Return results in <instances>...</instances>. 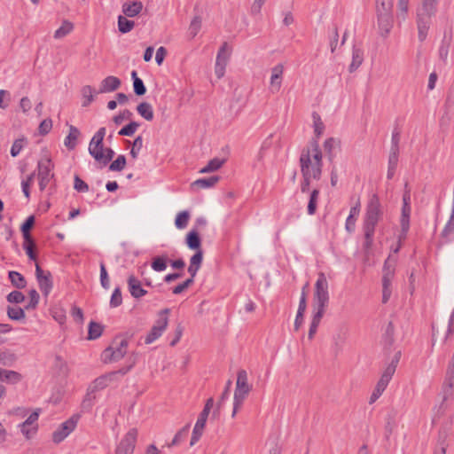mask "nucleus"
Here are the masks:
<instances>
[{
	"instance_id": "nucleus-20",
	"label": "nucleus",
	"mask_w": 454,
	"mask_h": 454,
	"mask_svg": "<svg viewBox=\"0 0 454 454\" xmlns=\"http://www.w3.org/2000/svg\"><path fill=\"white\" fill-rule=\"evenodd\" d=\"M22 380L20 372L0 368V380L9 384H16Z\"/></svg>"
},
{
	"instance_id": "nucleus-48",
	"label": "nucleus",
	"mask_w": 454,
	"mask_h": 454,
	"mask_svg": "<svg viewBox=\"0 0 454 454\" xmlns=\"http://www.w3.org/2000/svg\"><path fill=\"white\" fill-rule=\"evenodd\" d=\"M138 127H139L138 122L130 121L129 124L122 127L119 130L118 134L120 136H123V137H131L132 135H134V133L136 132V130L137 129Z\"/></svg>"
},
{
	"instance_id": "nucleus-5",
	"label": "nucleus",
	"mask_w": 454,
	"mask_h": 454,
	"mask_svg": "<svg viewBox=\"0 0 454 454\" xmlns=\"http://www.w3.org/2000/svg\"><path fill=\"white\" fill-rule=\"evenodd\" d=\"M252 390V385L248 384L247 372L246 370H239L237 373L236 388L234 392L233 411L231 417L234 418L241 407L244 400Z\"/></svg>"
},
{
	"instance_id": "nucleus-64",
	"label": "nucleus",
	"mask_w": 454,
	"mask_h": 454,
	"mask_svg": "<svg viewBox=\"0 0 454 454\" xmlns=\"http://www.w3.org/2000/svg\"><path fill=\"white\" fill-rule=\"evenodd\" d=\"M454 232V215H450V217L446 223L445 227L442 231V236L447 238L449 235Z\"/></svg>"
},
{
	"instance_id": "nucleus-18",
	"label": "nucleus",
	"mask_w": 454,
	"mask_h": 454,
	"mask_svg": "<svg viewBox=\"0 0 454 454\" xmlns=\"http://www.w3.org/2000/svg\"><path fill=\"white\" fill-rule=\"evenodd\" d=\"M144 8L140 1L126 2L122 4V12L126 17L133 18L138 15Z\"/></svg>"
},
{
	"instance_id": "nucleus-54",
	"label": "nucleus",
	"mask_w": 454,
	"mask_h": 454,
	"mask_svg": "<svg viewBox=\"0 0 454 454\" xmlns=\"http://www.w3.org/2000/svg\"><path fill=\"white\" fill-rule=\"evenodd\" d=\"M201 17L200 16H195L192 21H191V24H190V27H189V31H190V35H192V37H195L197 35V34L199 33V31L200 30L201 28Z\"/></svg>"
},
{
	"instance_id": "nucleus-39",
	"label": "nucleus",
	"mask_w": 454,
	"mask_h": 454,
	"mask_svg": "<svg viewBox=\"0 0 454 454\" xmlns=\"http://www.w3.org/2000/svg\"><path fill=\"white\" fill-rule=\"evenodd\" d=\"M98 160L97 162L100 163L103 166H106L114 157V151L110 148H105L101 153H97Z\"/></svg>"
},
{
	"instance_id": "nucleus-36",
	"label": "nucleus",
	"mask_w": 454,
	"mask_h": 454,
	"mask_svg": "<svg viewBox=\"0 0 454 454\" xmlns=\"http://www.w3.org/2000/svg\"><path fill=\"white\" fill-rule=\"evenodd\" d=\"M35 216L30 215L21 224L20 231H21L24 239H28L32 238V236L30 234V231L33 229L34 225H35Z\"/></svg>"
},
{
	"instance_id": "nucleus-49",
	"label": "nucleus",
	"mask_w": 454,
	"mask_h": 454,
	"mask_svg": "<svg viewBox=\"0 0 454 454\" xmlns=\"http://www.w3.org/2000/svg\"><path fill=\"white\" fill-rule=\"evenodd\" d=\"M437 0H423L422 7L418 12L434 15L436 12Z\"/></svg>"
},
{
	"instance_id": "nucleus-29",
	"label": "nucleus",
	"mask_w": 454,
	"mask_h": 454,
	"mask_svg": "<svg viewBox=\"0 0 454 454\" xmlns=\"http://www.w3.org/2000/svg\"><path fill=\"white\" fill-rule=\"evenodd\" d=\"M131 77L133 80L134 93L138 97L145 95L146 93V88H145L142 79H140L137 76V74L136 71H132Z\"/></svg>"
},
{
	"instance_id": "nucleus-55",
	"label": "nucleus",
	"mask_w": 454,
	"mask_h": 454,
	"mask_svg": "<svg viewBox=\"0 0 454 454\" xmlns=\"http://www.w3.org/2000/svg\"><path fill=\"white\" fill-rule=\"evenodd\" d=\"M6 300L10 303H21L25 301V295L20 291H12L11 292Z\"/></svg>"
},
{
	"instance_id": "nucleus-19",
	"label": "nucleus",
	"mask_w": 454,
	"mask_h": 454,
	"mask_svg": "<svg viewBox=\"0 0 454 454\" xmlns=\"http://www.w3.org/2000/svg\"><path fill=\"white\" fill-rule=\"evenodd\" d=\"M220 180L219 176H211L209 177L200 178L192 183V189H207L215 186Z\"/></svg>"
},
{
	"instance_id": "nucleus-32",
	"label": "nucleus",
	"mask_w": 454,
	"mask_h": 454,
	"mask_svg": "<svg viewBox=\"0 0 454 454\" xmlns=\"http://www.w3.org/2000/svg\"><path fill=\"white\" fill-rule=\"evenodd\" d=\"M74 29V24L67 20H63L62 25L54 33L55 39H60L70 34Z\"/></svg>"
},
{
	"instance_id": "nucleus-45",
	"label": "nucleus",
	"mask_w": 454,
	"mask_h": 454,
	"mask_svg": "<svg viewBox=\"0 0 454 454\" xmlns=\"http://www.w3.org/2000/svg\"><path fill=\"white\" fill-rule=\"evenodd\" d=\"M95 399H96L95 393H93L92 391L88 389L87 394L84 396V398L82 402V404H81L82 410L83 411H90L94 405Z\"/></svg>"
},
{
	"instance_id": "nucleus-21",
	"label": "nucleus",
	"mask_w": 454,
	"mask_h": 454,
	"mask_svg": "<svg viewBox=\"0 0 454 454\" xmlns=\"http://www.w3.org/2000/svg\"><path fill=\"white\" fill-rule=\"evenodd\" d=\"M115 374V372H112L107 375H103L97 378L92 384L89 387L88 389L92 391L93 393L104 389L108 386V382L112 380V377Z\"/></svg>"
},
{
	"instance_id": "nucleus-30",
	"label": "nucleus",
	"mask_w": 454,
	"mask_h": 454,
	"mask_svg": "<svg viewBox=\"0 0 454 454\" xmlns=\"http://www.w3.org/2000/svg\"><path fill=\"white\" fill-rule=\"evenodd\" d=\"M103 141L104 140H97V138L95 137H92L90 142V145H89V153L94 158V160L97 161L98 160V154L97 153H101L103 151H104V144H103Z\"/></svg>"
},
{
	"instance_id": "nucleus-61",
	"label": "nucleus",
	"mask_w": 454,
	"mask_h": 454,
	"mask_svg": "<svg viewBox=\"0 0 454 454\" xmlns=\"http://www.w3.org/2000/svg\"><path fill=\"white\" fill-rule=\"evenodd\" d=\"M401 139V131L395 128L392 132V137H391V150L394 151H399V143Z\"/></svg>"
},
{
	"instance_id": "nucleus-53",
	"label": "nucleus",
	"mask_w": 454,
	"mask_h": 454,
	"mask_svg": "<svg viewBox=\"0 0 454 454\" xmlns=\"http://www.w3.org/2000/svg\"><path fill=\"white\" fill-rule=\"evenodd\" d=\"M28 295H29L30 300H29L28 304L27 306H25V309H27V310L35 309L39 303V299H40L39 294L35 289H31L28 292Z\"/></svg>"
},
{
	"instance_id": "nucleus-60",
	"label": "nucleus",
	"mask_w": 454,
	"mask_h": 454,
	"mask_svg": "<svg viewBox=\"0 0 454 454\" xmlns=\"http://www.w3.org/2000/svg\"><path fill=\"white\" fill-rule=\"evenodd\" d=\"M376 11H393L394 0H375Z\"/></svg>"
},
{
	"instance_id": "nucleus-1",
	"label": "nucleus",
	"mask_w": 454,
	"mask_h": 454,
	"mask_svg": "<svg viewBox=\"0 0 454 454\" xmlns=\"http://www.w3.org/2000/svg\"><path fill=\"white\" fill-rule=\"evenodd\" d=\"M301 172L303 180L301 184V192L309 190L311 178L319 180L322 175V152L316 140L310 142L309 147L302 149L300 156Z\"/></svg>"
},
{
	"instance_id": "nucleus-62",
	"label": "nucleus",
	"mask_w": 454,
	"mask_h": 454,
	"mask_svg": "<svg viewBox=\"0 0 454 454\" xmlns=\"http://www.w3.org/2000/svg\"><path fill=\"white\" fill-rule=\"evenodd\" d=\"M52 128V121L51 119H45L43 120L38 128L39 134L42 136L47 135Z\"/></svg>"
},
{
	"instance_id": "nucleus-27",
	"label": "nucleus",
	"mask_w": 454,
	"mask_h": 454,
	"mask_svg": "<svg viewBox=\"0 0 454 454\" xmlns=\"http://www.w3.org/2000/svg\"><path fill=\"white\" fill-rule=\"evenodd\" d=\"M103 331H104V326L101 324L91 321L89 324L87 339L90 340H97L102 335Z\"/></svg>"
},
{
	"instance_id": "nucleus-59",
	"label": "nucleus",
	"mask_w": 454,
	"mask_h": 454,
	"mask_svg": "<svg viewBox=\"0 0 454 454\" xmlns=\"http://www.w3.org/2000/svg\"><path fill=\"white\" fill-rule=\"evenodd\" d=\"M143 146V137L138 136L135 138L132 144V148L130 150V155L133 159H137L138 155V152Z\"/></svg>"
},
{
	"instance_id": "nucleus-63",
	"label": "nucleus",
	"mask_w": 454,
	"mask_h": 454,
	"mask_svg": "<svg viewBox=\"0 0 454 454\" xmlns=\"http://www.w3.org/2000/svg\"><path fill=\"white\" fill-rule=\"evenodd\" d=\"M132 116V113L129 109H125L122 112H121L119 114L115 115L113 118L114 122L116 125H120L122 123L124 120H129Z\"/></svg>"
},
{
	"instance_id": "nucleus-38",
	"label": "nucleus",
	"mask_w": 454,
	"mask_h": 454,
	"mask_svg": "<svg viewBox=\"0 0 454 454\" xmlns=\"http://www.w3.org/2000/svg\"><path fill=\"white\" fill-rule=\"evenodd\" d=\"M225 162L224 159L214 158L200 171V173H210L218 170Z\"/></svg>"
},
{
	"instance_id": "nucleus-47",
	"label": "nucleus",
	"mask_w": 454,
	"mask_h": 454,
	"mask_svg": "<svg viewBox=\"0 0 454 454\" xmlns=\"http://www.w3.org/2000/svg\"><path fill=\"white\" fill-rule=\"evenodd\" d=\"M17 360V356L11 351L0 353V364L4 366H12Z\"/></svg>"
},
{
	"instance_id": "nucleus-9",
	"label": "nucleus",
	"mask_w": 454,
	"mask_h": 454,
	"mask_svg": "<svg viewBox=\"0 0 454 454\" xmlns=\"http://www.w3.org/2000/svg\"><path fill=\"white\" fill-rule=\"evenodd\" d=\"M35 276L38 281L39 288L44 296H48L53 287L51 274L50 271L44 272L38 263L35 264Z\"/></svg>"
},
{
	"instance_id": "nucleus-22",
	"label": "nucleus",
	"mask_w": 454,
	"mask_h": 454,
	"mask_svg": "<svg viewBox=\"0 0 454 454\" xmlns=\"http://www.w3.org/2000/svg\"><path fill=\"white\" fill-rule=\"evenodd\" d=\"M203 260V252L202 250L197 251L191 258L190 265L188 267V272L191 276L195 277L197 271L200 268L201 262Z\"/></svg>"
},
{
	"instance_id": "nucleus-41",
	"label": "nucleus",
	"mask_w": 454,
	"mask_h": 454,
	"mask_svg": "<svg viewBox=\"0 0 454 454\" xmlns=\"http://www.w3.org/2000/svg\"><path fill=\"white\" fill-rule=\"evenodd\" d=\"M190 429V424L185 425L184 427H182L174 436L172 442L168 443V447L171 448L173 446L178 445L181 443L188 435Z\"/></svg>"
},
{
	"instance_id": "nucleus-28",
	"label": "nucleus",
	"mask_w": 454,
	"mask_h": 454,
	"mask_svg": "<svg viewBox=\"0 0 454 454\" xmlns=\"http://www.w3.org/2000/svg\"><path fill=\"white\" fill-rule=\"evenodd\" d=\"M94 89L90 85H84L81 89V94L82 96V106L87 107L94 101Z\"/></svg>"
},
{
	"instance_id": "nucleus-10",
	"label": "nucleus",
	"mask_w": 454,
	"mask_h": 454,
	"mask_svg": "<svg viewBox=\"0 0 454 454\" xmlns=\"http://www.w3.org/2000/svg\"><path fill=\"white\" fill-rule=\"evenodd\" d=\"M38 178H39V188L40 191H43L48 185L51 178L54 177V174H51V160L46 159L38 162Z\"/></svg>"
},
{
	"instance_id": "nucleus-16",
	"label": "nucleus",
	"mask_w": 454,
	"mask_h": 454,
	"mask_svg": "<svg viewBox=\"0 0 454 454\" xmlns=\"http://www.w3.org/2000/svg\"><path fill=\"white\" fill-rule=\"evenodd\" d=\"M127 282L129 291L135 299H139L147 294V291L142 287L141 282L135 276H129Z\"/></svg>"
},
{
	"instance_id": "nucleus-11",
	"label": "nucleus",
	"mask_w": 454,
	"mask_h": 454,
	"mask_svg": "<svg viewBox=\"0 0 454 454\" xmlns=\"http://www.w3.org/2000/svg\"><path fill=\"white\" fill-rule=\"evenodd\" d=\"M168 324V317L159 318L156 321V324L152 327L148 334L146 335L145 339V344H151L154 340H156L158 338H160L163 332L167 329Z\"/></svg>"
},
{
	"instance_id": "nucleus-12",
	"label": "nucleus",
	"mask_w": 454,
	"mask_h": 454,
	"mask_svg": "<svg viewBox=\"0 0 454 454\" xmlns=\"http://www.w3.org/2000/svg\"><path fill=\"white\" fill-rule=\"evenodd\" d=\"M433 14L425 13L421 12H417V26L419 32V40L425 41L427 36V32L431 23V17Z\"/></svg>"
},
{
	"instance_id": "nucleus-2",
	"label": "nucleus",
	"mask_w": 454,
	"mask_h": 454,
	"mask_svg": "<svg viewBox=\"0 0 454 454\" xmlns=\"http://www.w3.org/2000/svg\"><path fill=\"white\" fill-rule=\"evenodd\" d=\"M328 281L323 272L318 274L313 294V316L310 323L308 338L312 340L329 303Z\"/></svg>"
},
{
	"instance_id": "nucleus-8",
	"label": "nucleus",
	"mask_w": 454,
	"mask_h": 454,
	"mask_svg": "<svg viewBox=\"0 0 454 454\" xmlns=\"http://www.w3.org/2000/svg\"><path fill=\"white\" fill-rule=\"evenodd\" d=\"M379 32L387 37L394 25L393 11H376Z\"/></svg>"
},
{
	"instance_id": "nucleus-58",
	"label": "nucleus",
	"mask_w": 454,
	"mask_h": 454,
	"mask_svg": "<svg viewBox=\"0 0 454 454\" xmlns=\"http://www.w3.org/2000/svg\"><path fill=\"white\" fill-rule=\"evenodd\" d=\"M100 283L104 289H108L110 287L108 273L104 262L100 263Z\"/></svg>"
},
{
	"instance_id": "nucleus-35",
	"label": "nucleus",
	"mask_w": 454,
	"mask_h": 454,
	"mask_svg": "<svg viewBox=\"0 0 454 454\" xmlns=\"http://www.w3.org/2000/svg\"><path fill=\"white\" fill-rule=\"evenodd\" d=\"M340 139L330 137L327 138L324 143V149L328 153V158L330 161L333 160L334 155L333 153V150L336 147H340Z\"/></svg>"
},
{
	"instance_id": "nucleus-57",
	"label": "nucleus",
	"mask_w": 454,
	"mask_h": 454,
	"mask_svg": "<svg viewBox=\"0 0 454 454\" xmlns=\"http://www.w3.org/2000/svg\"><path fill=\"white\" fill-rule=\"evenodd\" d=\"M122 303V298H121V291L120 287H116L112 294L111 300H110V306L113 308H116L120 306Z\"/></svg>"
},
{
	"instance_id": "nucleus-13",
	"label": "nucleus",
	"mask_w": 454,
	"mask_h": 454,
	"mask_svg": "<svg viewBox=\"0 0 454 454\" xmlns=\"http://www.w3.org/2000/svg\"><path fill=\"white\" fill-rule=\"evenodd\" d=\"M39 412L40 409L34 411L25 421L19 425L21 433L27 439H30L32 434H35L37 431V426L31 428L29 427L37 421L39 418Z\"/></svg>"
},
{
	"instance_id": "nucleus-14",
	"label": "nucleus",
	"mask_w": 454,
	"mask_h": 454,
	"mask_svg": "<svg viewBox=\"0 0 454 454\" xmlns=\"http://www.w3.org/2000/svg\"><path fill=\"white\" fill-rule=\"evenodd\" d=\"M208 418V415L205 412H200L199 415V418L196 421V424L193 427L192 438L190 441V445L193 446L201 437L203 434V431L207 423V419Z\"/></svg>"
},
{
	"instance_id": "nucleus-44",
	"label": "nucleus",
	"mask_w": 454,
	"mask_h": 454,
	"mask_svg": "<svg viewBox=\"0 0 454 454\" xmlns=\"http://www.w3.org/2000/svg\"><path fill=\"white\" fill-rule=\"evenodd\" d=\"M312 118H313V121H314V132H315V135L317 137L316 139H313L312 141L316 140L318 143L317 138L323 134L324 129H325V125H324L323 121H321V118L317 113L314 112L312 114Z\"/></svg>"
},
{
	"instance_id": "nucleus-46",
	"label": "nucleus",
	"mask_w": 454,
	"mask_h": 454,
	"mask_svg": "<svg viewBox=\"0 0 454 454\" xmlns=\"http://www.w3.org/2000/svg\"><path fill=\"white\" fill-rule=\"evenodd\" d=\"M318 197H319V190L314 189L310 193L309 200L308 203V214L309 215H314L316 213Z\"/></svg>"
},
{
	"instance_id": "nucleus-24",
	"label": "nucleus",
	"mask_w": 454,
	"mask_h": 454,
	"mask_svg": "<svg viewBox=\"0 0 454 454\" xmlns=\"http://www.w3.org/2000/svg\"><path fill=\"white\" fill-rule=\"evenodd\" d=\"M80 130L73 126V125H69V133L68 135L67 136V137L65 138V146L68 149V150H74L76 146V141H77V138L78 137L80 136Z\"/></svg>"
},
{
	"instance_id": "nucleus-31",
	"label": "nucleus",
	"mask_w": 454,
	"mask_h": 454,
	"mask_svg": "<svg viewBox=\"0 0 454 454\" xmlns=\"http://www.w3.org/2000/svg\"><path fill=\"white\" fill-rule=\"evenodd\" d=\"M23 248L26 251L27 257L32 261L37 260V254L35 252L36 244L33 238L24 239Z\"/></svg>"
},
{
	"instance_id": "nucleus-56",
	"label": "nucleus",
	"mask_w": 454,
	"mask_h": 454,
	"mask_svg": "<svg viewBox=\"0 0 454 454\" xmlns=\"http://www.w3.org/2000/svg\"><path fill=\"white\" fill-rule=\"evenodd\" d=\"M25 142H26L25 137L18 138L13 142L12 148H11V155L12 157H16L19 155V153H20V151L22 150V148L24 146Z\"/></svg>"
},
{
	"instance_id": "nucleus-51",
	"label": "nucleus",
	"mask_w": 454,
	"mask_h": 454,
	"mask_svg": "<svg viewBox=\"0 0 454 454\" xmlns=\"http://www.w3.org/2000/svg\"><path fill=\"white\" fill-rule=\"evenodd\" d=\"M394 332H395V328H394L393 323L388 322L386 331H385V333L383 335L385 346H387L388 348L391 347L394 342Z\"/></svg>"
},
{
	"instance_id": "nucleus-3",
	"label": "nucleus",
	"mask_w": 454,
	"mask_h": 454,
	"mask_svg": "<svg viewBox=\"0 0 454 454\" xmlns=\"http://www.w3.org/2000/svg\"><path fill=\"white\" fill-rule=\"evenodd\" d=\"M383 217V208L377 194H372L367 203L366 211L363 223L364 242L363 249L368 255L373 246V237L378 223Z\"/></svg>"
},
{
	"instance_id": "nucleus-6",
	"label": "nucleus",
	"mask_w": 454,
	"mask_h": 454,
	"mask_svg": "<svg viewBox=\"0 0 454 454\" xmlns=\"http://www.w3.org/2000/svg\"><path fill=\"white\" fill-rule=\"evenodd\" d=\"M80 416L73 415L70 419L59 425V427L52 433V442L60 443L64 441L76 427Z\"/></svg>"
},
{
	"instance_id": "nucleus-40",
	"label": "nucleus",
	"mask_w": 454,
	"mask_h": 454,
	"mask_svg": "<svg viewBox=\"0 0 454 454\" xmlns=\"http://www.w3.org/2000/svg\"><path fill=\"white\" fill-rule=\"evenodd\" d=\"M7 316L10 319L19 321L26 317L25 309L20 307H7Z\"/></svg>"
},
{
	"instance_id": "nucleus-33",
	"label": "nucleus",
	"mask_w": 454,
	"mask_h": 454,
	"mask_svg": "<svg viewBox=\"0 0 454 454\" xmlns=\"http://www.w3.org/2000/svg\"><path fill=\"white\" fill-rule=\"evenodd\" d=\"M137 113L146 121L153 119V111L152 106L147 102H142L137 106Z\"/></svg>"
},
{
	"instance_id": "nucleus-17",
	"label": "nucleus",
	"mask_w": 454,
	"mask_h": 454,
	"mask_svg": "<svg viewBox=\"0 0 454 454\" xmlns=\"http://www.w3.org/2000/svg\"><path fill=\"white\" fill-rule=\"evenodd\" d=\"M121 84V80L114 75H109L102 80L98 93L112 92L120 88Z\"/></svg>"
},
{
	"instance_id": "nucleus-25",
	"label": "nucleus",
	"mask_w": 454,
	"mask_h": 454,
	"mask_svg": "<svg viewBox=\"0 0 454 454\" xmlns=\"http://www.w3.org/2000/svg\"><path fill=\"white\" fill-rule=\"evenodd\" d=\"M186 245L190 249L196 250V252L201 250V239L199 233L196 231L192 230L187 233Z\"/></svg>"
},
{
	"instance_id": "nucleus-34",
	"label": "nucleus",
	"mask_w": 454,
	"mask_h": 454,
	"mask_svg": "<svg viewBox=\"0 0 454 454\" xmlns=\"http://www.w3.org/2000/svg\"><path fill=\"white\" fill-rule=\"evenodd\" d=\"M127 18L128 17L122 15L118 17V29L122 34L130 32L135 26V22Z\"/></svg>"
},
{
	"instance_id": "nucleus-42",
	"label": "nucleus",
	"mask_w": 454,
	"mask_h": 454,
	"mask_svg": "<svg viewBox=\"0 0 454 454\" xmlns=\"http://www.w3.org/2000/svg\"><path fill=\"white\" fill-rule=\"evenodd\" d=\"M229 59H230V52H228V43L226 42H224L218 51L215 63H219V64H223V66H227Z\"/></svg>"
},
{
	"instance_id": "nucleus-4",
	"label": "nucleus",
	"mask_w": 454,
	"mask_h": 454,
	"mask_svg": "<svg viewBox=\"0 0 454 454\" xmlns=\"http://www.w3.org/2000/svg\"><path fill=\"white\" fill-rule=\"evenodd\" d=\"M133 336L132 333H126L125 338L116 336L112 344L106 348L102 354L103 361L105 363L117 362L124 357L127 354L129 346V339Z\"/></svg>"
},
{
	"instance_id": "nucleus-50",
	"label": "nucleus",
	"mask_w": 454,
	"mask_h": 454,
	"mask_svg": "<svg viewBox=\"0 0 454 454\" xmlns=\"http://www.w3.org/2000/svg\"><path fill=\"white\" fill-rule=\"evenodd\" d=\"M167 256H156L153 259L151 265L155 271H162L167 268Z\"/></svg>"
},
{
	"instance_id": "nucleus-43",
	"label": "nucleus",
	"mask_w": 454,
	"mask_h": 454,
	"mask_svg": "<svg viewBox=\"0 0 454 454\" xmlns=\"http://www.w3.org/2000/svg\"><path fill=\"white\" fill-rule=\"evenodd\" d=\"M127 164V160L125 155H119L114 160H113L109 165V170L114 172H119L125 168Z\"/></svg>"
},
{
	"instance_id": "nucleus-37",
	"label": "nucleus",
	"mask_w": 454,
	"mask_h": 454,
	"mask_svg": "<svg viewBox=\"0 0 454 454\" xmlns=\"http://www.w3.org/2000/svg\"><path fill=\"white\" fill-rule=\"evenodd\" d=\"M451 43V36L444 35L439 47V58L442 61L446 62L449 55V50Z\"/></svg>"
},
{
	"instance_id": "nucleus-15",
	"label": "nucleus",
	"mask_w": 454,
	"mask_h": 454,
	"mask_svg": "<svg viewBox=\"0 0 454 454\" xmlns=\"http://www.w3.org/2000/svg\"><path fill=\"white\" fill-rule=\"evenodd\" d=\"M411 212V206H403L402 207V213H401V218H400L401 231L399 234V241L406 239L407 233L410 229Z\"/></svg>"
},
{
	"instance_id": "nucleus-52",
	"label": "nucleus",
	"mask_w": 454,
	"mask_h": 454,
	"mask_svg": "<svg viewBox=\"0 0 454 454\" xmlns=\"http://www.w3.org/2000/svg\"><path fill=\"white\" fill-rule=\"evenodd\" d=\"M189 218H190V215H189L188 211H182V212L178 213L176 217V220H175V224H176V228H178V229L185 228L188 224Z\"/></svg>"
},
{
	"instance_id": "nucleus-26",
	"label": "nucleus",
	"mask_w": 454,
	"mask_h": 454,
	"mask_svg": "<svg viewBox=\"0 0 454 454\" xmlns=\"http://www.w3.org/2000/svg\"><path fill=\"white\" fill-rule=\"evenodd\" d=\"M9 279L13 286L18 289H23L26 287L27 281L23 275L18 271L11 270L8 273Z\"/></svg>"
},
{
	"instance_id": "nucleus-7",
	"label": "nucleus",
	"mask_w": 454,
	"mask_h": 454,
	"mask_svg": "<svg viewBox=\"0 0 454 454\" xmlns=\"http://www.w3.org/2000/svg\"><path fill=\"white\" fill-rule=\"evenodd\" d=\"M137 438V430L131 428L116 446L114 454H133Z\"/></svg>"
},
{
	"instance_id": "nucleus-23",
	"label": "nucleus",
	"mask_w": 454,
	"mask_h": 454,
	"mask_svg": "<svg viewBox=\"0 0 454 454\" xmlns=\"http://www.w3.org/2000/svg\"><path fill=\"white\" fill-rule=\"evenodd\" d=\"M364 61V51L356 46H353L352 50V62L348 67L350 73L355 72Z\"/></svg>"
}]
</instances>
